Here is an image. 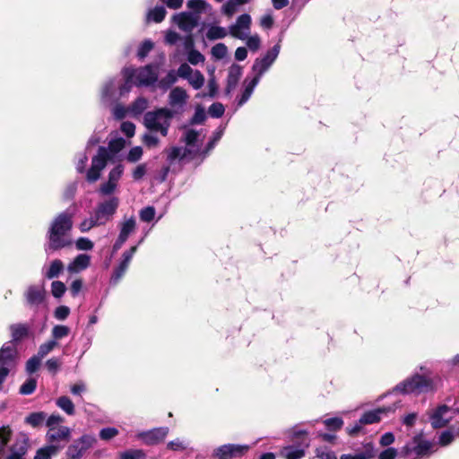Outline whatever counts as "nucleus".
I'll return each mask as SVG.
<instances>
[{
    "instance_id": "1",
    "label": "nucleus",
    "mask_w": 459,
    "mask_h": 459,
    "mask_svg": "<svg viewBox=\"0 0 459 459\" xmlns=\"http://www.w3.org/2000/svg\"><path fill=\"white\" fill-rule=\"evenodd\" d=\"M443 386L440 375L434 373L427 366H420L417 370L404 380L399 382L388 394L416 395L435 394Z\"/></svg>"
},
{
    "instance_id": "2",
    "label": "nucleus",
    "mask_w": 459,
    "mask_h": 459,
    "mask_svg": "<svg viewBox=\"0 0 459 459\" xmlns=\"http://www.w3.org/2000/svg\"><path fill=\"white\" fill-rule=\"evenodd\" d=\"M74 213L65 211L54 217L46 234L45 252L48 255L72 244L70 232L73 229Z\"/></svg>"
},
{
    "instance_id": "3",
    "label": "nucleus",
    "mask_w": 459,
    "mask_h": 459,
    "mask_svg": "<svg viewBox=\"0 0 459 459\" xmlns=\"http://www.w3.org/2000/svg\"><path fill=\"white\" fill-rule=\"evenodd\" d=\"M126 144V141L119 137L113 139L108 143V150L105 147H99L98 153L92 157L91 166L87 170L86 179L90 183L96 182L100 178L101 171L105 169L108 160L110 159V152L117 153L120 152Z\"/></svg>"
},
{
    "instance_id": "4",
    "label": "nucleus",
    "mask_w": 459,
    "mask_h": 459,
    "mask_svg": "<svg viewBox=\"0 0 459 459\" xmlns=\"http://www.w3.org/2000/svg\"><path fill=\"white\" fill-rule=\"evenodd\" d=\"M131 90L130 82L124 76L108 78L101 86L100 101L105 106H110L128 94Z\"/></svg>"
},
{
    "instance_id": "5",
    "label": "nucleus",
    "mask_w": 459,
    "mask_h": 459,
    "mask_svg": "<svg viewBox=\"0 0 459 459\" xmlns=\"http://www.w3.org/2000/svg\"><path fill=\"white\" fill-rule=\"evenodd\" d=\"M159 65L150 64L140 68L125 67L122 70V75L130 82L131 89L133 85L150 86L158 81Z\"/></svg>"
},
{
    "instance_id": "6",
    "label": "nucleus",
    "mask_w": 459,
    "mask_h": 459,
    "mask_svg": "<svg viewBox=\"0 0 459 459\" xmlns=\"http://www.w3.org/2000/svg\"><path fill=\"white\" fill-rule=\"evenodd\" d=\"M173 111L168 108H160L155 111H149L144 115V126L152 132H160L166 136L173 118Z\"/></svg>"
},
{
    "instance_id": "7",
    "label": "nucleus",
    "mask_w": 459,
    "mask_h": 459,
    "mask_svg": "<svg viewBox=\"0 0 459 459\" xmlns=\"http://www.w3.org/2000/svg\"><path fill=\"white\" fill-rule=\"evenodd\" d=\"M64 421V417L59 414H51L46 420V426L48 429L46 433V440L48 445H59L60 442L69 441L72 429L69 427L62 425Z\"/></svg>"
},
{
    "instance_id": "8",
    "label": "nucleus",
    "mask_w": 459,
    "mask_h": 459,
    "mask_svg": "<svg viewBox=\"0 0 459 459\" xmlns=\"http://www.w3.org/2000/svg\"><path fill=\"white\" fill-rule=\"evenodd\" d=\"M434 446L433 442L416 436L403 447L401 453L406 459H421L434 453Z\"/></svg>"
},
{
    "instance_id": "9",
    "label": "nucleus",
    "mask_w": 459,
    "mask_h": 459,
    "mask_svg": "<svg viewBox=\"0 0 459 459\" xmlns=\"http://www.w3.org/2000/svg\"><path fill=\"white\" fill-rule=\"evenodd\" d=\"M120 200L117 196H109L99 202L91 213L100 226L106 225L113 220L114 215L119 207Z\"/></svg>"
},
{
    "instance_id": "10",
    "label": "nucleus",
    "mask_w": 459,
    "mask_h": 459,
    "mask_svg": "<svg viewBox=\"0 0 459 459\" xmlns=\"http://www.w3.org/2000/svg\"><path fill=\"white\" fill-rule=\"evenodd\" d=\"M97 438L91 434H84L74 439L66 449V459H82V456L94 446Z\"/></svg>"
},
{
    "instance_id": "11",
    "label": "nucleus",
    "mask_w": 459,
    "mask_h": 459,
    "mask_svg": "<svg viewBox=\"0 0 459 459\" xmlns=\"http://www.w3.org/2000/svg\"><path fill=\"white\" fill-rule=\"evenodd\" d=\"M24 304L27 307L37 311L46 302L47 291L43 284H31L23 293Z\"/></svg>"
},
{
    "instance_id": "12",
    "label": "nucleus",
    "mask_w": 459,
    "mask_h": 459,
    "mask_svg": "<svg viewBox=\"0 0 459 459\" xmlns=\"http://www.w3.org/2000/svg\"><path fill=\"white\" fill-rule=\"evenodd\" d=\"M459 409H454L446 404L438 405L429 414V421L434 429L446 427L458 412Z\"/></svg>"
},
{
    "instance_id": "13",
    "label": "nucleus",
    "mask_w": 459,
    "mask_h": 459,
    "mask_svg": "<svg viewBox=\"0 0 459 459\" xmlns=\"http://www.w3.org/2000/svg\"><path fill=\"white\" fill-rule=\"evenodd\" d=\"M281 46L280 44L274 45L270 50L266 52V54L261 57L256 58L253 64L252 70L255 73L254 77L261 79L263 74L271 67V65L276 60L279 53H280Z\"/></svg>"
},
{
    "instance_id": "14",
    "label": "nucleus",
    "mask_w": 459,
    "mask_h": 459,
    "mask_svg": "<svg viewBox=\"0 0 459 459\" xmlns=\"http://www.w3.org/2000/svg\"><path fill=\"white\" fill-rule=\"evenodd\" d=\"M189 96L185 89L182 87L173 88L168 96V104L170 111H173V116L182 114L186 106Z\"/></svg>"
},
{
    "instance_id": "15",
    "label": "nucleus",
    "mask_w": 459,
    "mask_h": 459,
    "mask_svg": "<svg viewBox=\"0 0 459 459\" xmlns=\"http://www.w3.org/2000/svg\"><path fill=\"white\" fill-rule=\"evenodd\" d=\"M169 432L168 427H159L149 430L140 431L135 435L136 439L146 446H155L162 442Z\"/></svg>"
},
{
    "instance_id": "16",
    "label": "nucleus",
    "mask_w": 459,
    "mask_h": 459,
    "mask_svg": "<svg viewBox=\"0 0 459 459\" xmlns=\"http://www.w3.org/2000/svg\"><path fill=\"white\" fill-rule=\"evenodd\" d=\"M251 23L252 19L249 14H241L236 22L229 27V33L236 39L245 40L250 34Z\"/></svg>"
},
{
    "instance_id": "17",
    "label": "nucleus",
    "mask_w": 459,
    "mask_h": 459,
    "mask_svg": "<svg viewBox=\"0 0 459 459\" xmlns=\"http://www.w3.org/2000/svg\"><path fill=\"white\" fill-rule=\"evenodd\" d=\"M138 246H134L130 249L125 251L122 255V259L119 264L114 269L113 273L110 277V284L117 285L123 276L126 274L131 260L137 251Z\"/></svg>"
},
{
    "instance_id": "18",
    "label": "nucleus",
    "mask_w": 459,
    "mask_h": 459,
    "mask_svg": "<svg viewBox=\"0 0 459 459\" xmlns=\"http://www.w3.org/2000/svg\"><path fill=\"white\" fill-rule=\"evenodd\" d=\"M29 437L25 433H20L8 448L5 459H25L29 449Z\"/></svg>"
},
{
    "instance_id": "19",
    "label": "nucleus",
    "mask_w": 459,
    "mask_h": 459,
    "mask_svg": "<svg viewBox=\"0 0 459 459\" xmlns=\"http://www.w3.org/2000/svg\"><path fill=\"white\" fill-rule=\"evenodd\" d=\"M247 445L227 444L217 447L213 455L218 459H230L234 456H241L249 450Z\"/></svg>"
},
{
    "instance_id": "20",
    "label": "nucleus",
    "mask_w": 459,
    "mask_h": 459,
    "mask_svg": "<svg viewBox=\"0 0 459 459\" xmlns=\"http://www.w3.org/2000/svg\"><path fill=\"white\" fill-rule=\"evenodd\" d=\"M168 160L172 163L174 160L184 159L186 157H195L197 155V150H192L186 147L174 146L167 151Z\"/></svg>"
},
{
    "instance_id": "21",
    "label": "nucleus",
    "mask_w": 459,
    "mask_h": 459,
    "mask_svg": "<svg viewBox=\"0 0 459 459\" xmlns=\"http://www.w3.org/2000/svg\"><path fill=\"white\" fill-rule=\"evenodd\" d=\"M200 136V132L192 128H185L184 134L182 136V142L186 143V147L197 150V154H202V151L200 149L199 144L197 143L198 138Z\"/></svg>"
},
{
    "instance_id": "22",
    "label": "nucleus",
    "mask_w": 459,
    "mask_h": 459,
    "mask_svg": "<svg viewBox=\"0 0 459 459\" xmlns=\"http://www.w3.org/2000/svg\"><path fill=\"white\" fill-rule=\"evenodd\" d=\"M394 410L395 409L394 407H383L366 411L360 417V423H364L365 425L377 423L381 420L382 414L394 411Z\"/></svg>"
},
{
    "instance_id": "23",
    "label": "nucleus",
    "mask_w": 459,
    "mask_h": 459,
    "mask_svg": "<svg viewBox=\"0 0 459 459\" xmlns=\"http://www.w3.org/2000/svg\"><path fill=\"white\" fill-rule=\"evenodd\" d=\"M12 340L9 342L16 345L17 342L28 337L30 333V325L27 324H13L9 326Z\"/></svg>"
},
{
    "instance_id": "24",
    "label": "nucleus",
    "mask_w": 459,
    "mask_h": 459,
    "mask_svg": "<svg viewBox=\"0 0 459 459\" xmlns=\"http://www.w3.org/2000/svg\"><path fill=\"white\" fill-rule=\"evenodd\" d=\"M174 20L179 29L190 32L197 24L196 19L190 13H182L175 15Z\"/></svg>"
},
{
    "instance_id": "25",
    "label": "nucleus",
    "mask_w": 459,
    "mask_h": 459,
    "mask_svg": "<svg viewBox=\"0 0 459 459\" xmlns=\"http://www.w3.org/2000/svg\"><path fill=\"white\" fill-rule=\"evenodd\" d=\"M91 256L87 254H80L68 264L67 270L71 273H79L89 267Z\"/></svg>"
},
{
    "instance_id": "26",
    "label": "nucleus",
    "mask_w": 459,
    "mask_h": 459,
    "mask_svg": "<svg viewBox=\"0 0 459 459\" xmlns=\"http://www.w3.org/2000/svg\"><path fill=\"white\" fill-rule=\"evenodd\" d=\"M242 74V68L238 65H232L228 73L226 93L230 94L237 86L238 80Z\"/></svg>"
},
{
    "instance_id": "27",
    "label": "nucleus",
    "mask_w": 459,
    "mask_h": 459,
    "mask_svg": "<svg viewBox=\"0 0 459 459\" xmlns=\"http://www.w3.org/2000/svg\"><path fill=\"white\" fill-rule=\"evenodd\" d=\"M376 455L373 444L368 443L363 446L361 451L355 454H344L340 456V459H372Z\"/></svg>"
},
{
    "instance_id": "28",
    "label": "nucleus",
    "mask_w": 459,
    "mask_h": 459,
    "mask_svg": "<svg viewBox=\"0 0 459 459\" xmlns=\"http://www.w3.org/2000/svg\"><path fill=\"white\" fill-rule=\"evenodd\" d=\"M64 264L59 259L53 260L48 267H43L42 273L47 279L57 278L64 271Z\"/></svg>"
},
{
    "instance_id": "29",
    "label": "nucleus",
    "mask_w": 459,
    "mask_h": 459,
    "mask_svg": "<svg viewBox=\"0 0 459 459\" xmlns=\"http://www.w3.org/2000/svg\"><path fill=\"white\" fill-rule=\"evenodd\" d=\"M259 82L260 80L255 77H253L250 81H247V79L245 80V89L240 98L238 100V107L243 106L250 99L255 88L259 83Z\"/></svg>"
},
{
    "instance_id": "30",
    "label": "nucleus",
    "mask_w": 459,
    "mask_h": 459,
    "mask_svg": "<svg viewBox=\"0 0 459 459\" xmlns=\"http://www.w3.org/2000/svg\"><path fill=\"white\" fill-rule=\"evenodd\" d=\"M136 221L134 217L125 219L119 224L118 236L127 240L128 237L135 230Z\"/></svg>"
},
{
    "instance_id": "31",
    "label": "nucleus",
    "mask_w": 459,
    "mask_h": 459,
    "mask_svg": "<svg viewBox=\"0 0 459 459\" xmlns=\"http://www.w3.org/2000/svg\"><path fill=\"white\" fill-rule=\"evenodd\" d=\"M280 455L285 459H301L305 456L306 452L299 446H287L282 448Z\"/></svg>"
},
{
    "instance_id": "32",
    "label": "nucleus",
    "mask_w": 459,
    "mask_h": 459,
    "mask_svg": "<svg viewBox=\"0 0 459 459\" xmlns=\"http://www.w3.org/2000/svg\"><path fill=\"white\" fill-rule=\"evenodd\" d=\"M61 448L60 445H48L37 450L34 459H51Z\"/></svg>"
},
{
    "instance_id": "33",
    "label": "nucleus",
    "mask_w": 459,
    "mask_h": 459,
    "mask_svg": "<svg viewBox=\"0 0 459 459\" xmlns=\"http://www.w3.org/2000/svg\"><path fill=\"white\" fill-rule=\"evenodd\" d=\"M148 107V100L143 97L137 98L130 106H128L129 115L136 117L141 115Z\"/></svg>"
},
{
    "instance_id": "34",
    "label": "nucleus",
    "mask_w": 459,
    "mask_h": 459,
    "mask_svg": "<svg viewBox=\"0 0 459 459\" xmlns=\"http://www.w3.org/2000/svg\"><path fill=\"white\" fill-rule=\"evenodd\" d=\"M224 126H220L212 134V138L208 142L205 148L202 151V155L204 157L207 156L209 152L215 147L217 143L221 140L224 133Z\"/></svg>"
},
{
    "instance_id": "35",
    "label": "nucleus",
    "mask_w": 459,
    "mask_h": 459,
    "mask_svg": "<svg viewBox=\"0 0 459 459\" xmlns=\"http://www.w3.org/2000/svg\"><path fill=\"white\" fill-rule=\"evenodd\" d=\"M177 82H178V75L176 74V71L169 70L168 72V74H166V76H164L158 82V87L163 91H167Z\"/></svg>"
},
{
    "instance_id": "36",
    "label": "nucleus",
    "mask_w": 459,
    "mask_h": 459,
    "mask_svg": "<svg viewBox=\"0 0 459 459\" xmlns=\"http://www.w3.org/2000/svg\"><path fill=\"white\" fill-rule=\"evenodd\" d=\"M13 436V430L9 426L0 428V456L5 452V447Z\"/></svg>"
},
{
    "instance_id": "37",
    "label": "nucleus",
    "mask_w": 459,
    "mask_h": 459,
    "mask_svg": "<svg viewBox=\"0 0 459 459\" xmlns=\"http://www.w3.org/2000/svg\"><path fill=\"white\" fill-rule=\"evenodd\" d=\"M56 406L64 411L67 415H74L75 413V407L72 400L67 396H61L56 401Z\"/></svg>"
},
{
    "instance_id": "38",
    "label": "nucleus",
    "mask_w": 459,
    "mask_h": 459,
    "mask_svg": "<svg viewBox=\"0 0 459 459\" xmlns=\"http://www.w3.org/2000/svg\"><path fill=\"white\" fill-rule=\"evenodd\" d=\"M187 7L196 13H207L212 11V5L204 0H188Z\"/></svg>"
},
{
    "instance_id": "39",
    "label": "nucleus",
    "mask_w": 459,
    "mask_h": 459,
    "mask_svg": "<svg viewBox=\"0 0 459 459\" xmlns=\"http://www.w3.org/2000/svg\"><path fill=\"white\" fill-rule=\"evenodd\" d=\"M186 81L194 90H200L204 85L205 78L199 70H195Z\"/></svg>"
},
{
    "instance_id": "40",
    "label": "nucleus",
    "mask_w": 459,
    "mask_h": 459,
    "mask_svg": "<svg viewBox=\"0 0 459 459\" xmlns=\"http://www.w3.org/2000/svg\"><path fill=\"white\" fill-rule=\"evenodd\" d=\"M47 418L44 411L32 412L25 418V422L33 428H38L43 424Z\"/></svg>"
},
{
    "instance_id": "41",
    "label": "nucleus",
    "mask_w": 459,
    "mask_h": 459,
    "mask_svg": "<svg viewBox=\"0 0 459 459\" xmlns=\"http://www.w3.org/2000/svg\"><path fill=\"white\" fill-rule=\"evenodd\" d=\"M205 35L209 40L221 39L227 36V30L223 27L212 25L208 28Z\"/></svg>"
},
{
    "instance_id": "42",
    "label": "nucleus",
    "mask_w": 459,
    "mask_h": 459,
    "mask_svg": "<svg viewBox=\"0 0 459 459\" xmlns=\"http://www.w3.org/2000/svg\"><path fill=\"white\" fill-rule=\"evenodd\" d=\"M166 13V9L163 6H156L148 12L147 19L155 22H160L164 20Z\"/></svg>"
},
{
    "instance_id": "43",
    "label": "nucleus",
    "mask_w": 459,
    "mask_h": 459,
    "mask_svg": "<svg viewBox=\"0 0 459 459\" xmlns=\"http://www.w3.org/2000/svg\"><path fill=\"white\" fill-rule=\"evenodd\" d=\"M207 88H208V92L198 93L196 95V97L197 98H204V97L208 96L211 98H214L217 95L219 87H218V83H217L214 74H212L210 76V78L208 80Z\"/></svg>"
},
{
    "instance_id": "44",
    "label": "nucleus",
    "mask_w": 459,
    "mask_h": 459,
    "mask_svg": "<svg viewBox=\"0 0 459 459\" xmlns=\"http://www.w3.org/2000/svg\"><path fill=\"white\" fill-rule=\"evenodd\" d=\"M69 333L70 328L68 326L63 325H56L52 328L51 331L52 340L57 342L58 340H61L68 336Z\"/></svg>"
},
{
    "instance_id": "45",
    "label": "nucleus",
    "mask_w": 459,
    "mask_h": 459,
    "mask_svg": "<svg viewBox=\"0 0 459 459\" xmlns=\"http://www.w3.org/2000/svg\"><path fill=\"white\" fill-rule=\"evenodd\" d=\"M57 342L55 340H49L39 345L36 355H38L42 359L48 353H50L57 346Z\"/></svg>"
},
{
    "instance_id": "46",
    "label": "nucleus",
    "mask_w": 459,
    "mask_h": 459,
    "mask_svg": "<svg viewBox=\"0 0 459 459\" xmlns=\"http://www.w3.org/2000/svg\"><path fill=\"white\" fill-rule=\"evenodd\" d=\"M98 221L95 219L92 213H91L90 217L84 219L78 226L81 232H88L91 229L95 227H100Z\"/></svg>"
},
{
    "instance_id": "47",
    "label": "nucleus",
    "mask_w": 459,
    "mask_h": 459,
    "mask_svg": "<svg viewBox=\"0 0 459 459\" xmlns=\"http://www.w3.org/2000/svg\"><path fill=\"white\" fill-rule=\"evenodd\" d=\"M124 173V166L122 164L117 165L115 168H113L108 177V181L109 183H113L117 186H118V182Z\"/></svg>"
},
{
    "instance_id": "48",
    "label": "nucleus",
    "mask_w": 459,
    "mask_h": 459,
    "mask_svg": "<svg viewBox=\"0 0 459 459\" xmlns=\"http://www.w3.org/2000/svg\"><path fill=\"white\" fill-rule=\"evenodd\" d=\"M117 187L118 186H117L113 183H109V181L107 180L106 182L100 184L98 189V193L101 196H113L112 195L117 192Z\"/></svg>"
},
{
    "instance_id": "49",
    "label": "nucleus",
    "mask_w": 459,
    "mask_h": 459,
    "mask_svg": "<svg viewBox=\"0 0 459 459\" xmlns=\"http://www.w3.org/2000/svg\"><path fill=\"white\" fill-rule=\"evenodd\" d=\"M146 455L142 449H129L123 452L119 459H145Z\"/></svg>"
},
{
    "instance_id": "50",
    "label": "nucleus",
    "mask_w": 459,
    "mask_h": 459,
    "mask_svg": "<svg viewBox=\"0 0 459 459\" xmlns=\"http://www.w3.org/2000/svg\"><path fill=\"white\" fill-rule=\"evenodd\" d=\"M240 4L236 0H228L221 7V12L228 17H231Z\"/></svg>"
},
{
    "instance_id": "51",
    "label": "nucleus",
    "mask_w": 459,
    "mask_h": 459,
    "mask_svg": "<svg viewBox=\"0 0 459 459\" xmlns=\"http://www.w3.org/2000/svg\"><path fill=\"white\" fill-rule=\"evenodd\" d=\"M37 386V380L35 378L27 379L20 387V394L28 395L32 394Z\"/></svg>"
},
{
    "instance_id": "52",
    "label": "nucleus",
    "mask_w": 459,
    "mask_h": 459,
    "mask_svg": "<svg viewBox=\"0 0 459 459\" xmlns=\"http://www.w3.org/2000/svg\"><path fill=\"white\" fill-rule=\"evenodd\" d=\"M212 56L216 59H222L228 53V48L223 43H217L212 48Z\"/></svg>"
},
{
    "instance_id": "53",
    "label": "nucleus",
    "mask_w": 459,
    "mask_h": 459,
    "mask_svg": "<svg viewBox=\"0 0 459 459\" xmlns=\"http://www.w3.org/2000/svg\"><path fill=\"white\" fill-rule=\"evenodd\" d=\"M93 247V242L90 238L85 237H81L77 238V240L75 241V247L77 250L80 251H89L91 250Z\"/></svg>"
},
{
    "instance_id": "54",
    "label": "nucleus",
    "mask_w": 459,
    "mask_h": 459,
    "mask_svg": "<svg viewBox=\"0 0 459 459\" xmlns=\"http://www.w3.org/2000/svg\"><path fill=\"white\" fill-rule=\"evenodd\" d=\"M119 431L116 428L108 427L100 429L99 436L101 440L108 441L118 435Z\"/></svg>"
},
{
    "instance_id": "55",
    "label": "nucleus",
    "mask_w": 459,
    "mask_h": 459,
    "mask_svg": "<svg viewBox=\"0 0 459 459\" xmlns=\"http://www.w3.org/2000/svg\"><path fill=\"white\" fill-rule=\"evenodd\" d=\"M41 359L38 355H34L30 358L26 362V371L29 374H32L38 370L40 366Z\"/></svg>"
},
{
    "instance_id": "56",
    "label": "nucleus",
    "mask_w": 459,
    "mask_h": 459,
    "mask_svg": "<svg viewBox=\"0 0 459 459\" xmlns=\"http://www.w3.org/2000/svg\"><path fill=\"white\" fill-rule=\"evenodd\" d=\"M324 424L326 426L328 429L336 431L342 429V427L343 426V420H342V418L333 417L324 420Z\"/></svg>"
},
{
    "instance_id": "57",
    "label": "nucleus",
    "mask_w": 459,
    "mask_h": 459,
    "mask_svg": "<svg viewBox=\"0 0 459 459\" xmlns=\"http://www.w3.org/2000/svg\"><path fill=\"white\" fill-rule=\"evenodd\" d=\"M204 60H205L204 56L196 49L192 50L187 54V61L189 64H191L193 65H197L198 64H203L204 62Z\"/></svg>"
},
{
    "instance_id": "58",
    "label": "nucleus",
    "mask_w": 459,
    "mask_h": 459,
    "mask_svg": "<svg viewBox=\"0 0 459 459\" xmlns=\"http://www.w3.org/2000/svg\"><path fill=\"white\" fill-rule=\"evenodd\" d=\"M66 290V287L64 282L59 281H54L51 283V293L55 298H61Z\"/></svg>"
},
{
    "instance_id": "59",
    "label": "nucleus",
    "mask_w": 459,
    "mask_h": 459,
    "mask_svg": "<svg viewBox=\"0 0 459 459\" xmlns=\"http://www.w3.org/2000/svg\"><path fill=\"white\" fill-rule=\"evenodd\" d=\"M153 48V42L150 39L144 40L139 47L137 51V56L140 59H143L147 56L150 51Z\"/></svg>"
},
{
    "instance_id": "60",
    "label": "nucleus",
    "mask_w": 459,
    "mask_h": 459,
    "mask_svg": "<svg viewBox=\"0 0 459 459\" xmlns=\"http://www.w3.org/2000/svg\"><path fill=\"white\" fill-rule=\"evenodd\" d=\"M194 69L186 63H183L179 65L176 74L178 78H182L184 80H187V78L194 73Z\"/></svg>"
},
{
    "instance_id": "61",
    "label": "nucleus",
    "mask_w": 459,
    "mask_h": 459,
    "mask_svg": "<svg viewBox=\"0 0 459 459\" xmlns=\"http://www.w3.org/2000/svg\"><path fill=\"white\" fill-rule=\"evenodd\" d=\"M143 156V148L140 146H135L132 148L126 156V160L131 163L137 162L141 160Z\"/></svg>"
},
{
    "instance_id": "62",
    "label": "nucleus",
    "mask_w": 459,
    "mask_h": 459,
    "mask_svg": "<svg viewBox=\"0 0 459 459\" xmlns=\"http://www.w3.org/2000/svg\"><path fill=\"white\" fill-rule=\"evenodd\" d=\"M155 209L152 206H147L140 211V219L144 222L152 221L155 217Z\"/></svg>"
},
{
    "instance_id": "63",
    "label": "nucleus",
    "mask_w": 459,
    "mask_h": 459,
    "mask_svg": "<svg viewBox=\"0 0 459 459\" xmlns=\"http://www.w3.org/2000/svg\"><path fill=\"white\" fill-rule=\"evenodd\" d=\"M143 143L148 147V148H155L158 146L160 140L159 138L153 134L152 133H147L143 135Z\"/></svg>"
},
{
    "instance_id": "64",
    "label": "nucleus",
    "mask_w": 459,
    "mask_h": 459,
    "mask_svg": "<svg viewBox=\"0 0 459 459\" xmlns=\"http://www.w3.org/2000/svg\"><path fill=\"white\" fill-rule=\"evenodd\" d=\"M208 111L211 117L219 118L224 114L225 108L221 103L216 102L210 106Z\"/></svg>"
}]
</instances>
